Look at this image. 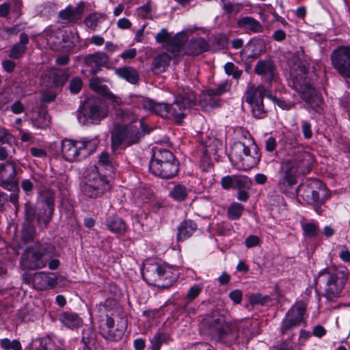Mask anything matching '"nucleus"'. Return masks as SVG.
<instances>
[{"label":"nucleus","instance_id":"nucleus-1","mask_svg":"<svg viewBox=\"0 0 350 350\" xmlns=\"http://www.w3.org/2000/svg\"><path fill=\"white\" fill-rule=\"evenodd\" d=\"M288 157L281 163L280 170L278 186L283 192H286L288 187L297 183V175L308 173L314 161L313 155L306 151L301 144L290 149Z\"/></svg>","mask_w":350,"mask_h":350},{"label":"nucleus","instance_id":"nucleus-2","mask_svg":"<svg viewBox=\"0 0 350 350\" xmlns=\"http://www.w3.org/2000/svg\"><path fill=\"white\" fill-rule=\"evenodd\" d=\"M56 256L57 250L54 245L47 241H36L25 250L21 263L29 270L41 269L47 265L49 269L55 270L60 265Z\"/></svg>","mask_w":350,"mask_h":350},{"label":"nucleus","instance_id":"nucleus-3","mask_svg":"<svg viewBox=\"0 0 350 350\" xmlns=\"http://www.w3.org/2000/svg\"><path fill=\"white\" fill-rule=\"evenodd\" d=\"M203 330L217 342L231 346L239 339L237 322L227 321L223 315L207 314L202 321Z\"/></svg>","mask_w":350,"mask_h":350},{"label":"nucleus","instance_id":"nucleus-4","mask_svg":"<svg viewBox=\"0 0 350 350\" xmlns=\"http://www.w3.org/2000/svg\"><path fill=\"white\" fill-rule=\"evenodd\" d=\"M291 76L290 86L299 93L308 107L318 111L323 103V98L318 95L316 88L308 78L306 67L304 64L299 65L295 72L291 71Z\"/></svg>","mask_w":350,"mask_h":350},{"label":"nucleus","instance_id":"nucleus-5","mask_svg":"<svg viewBox=\"0 0 350 350\" xmlns=\"http://www.w3.org/2000/svg\"><path fill=\"white\" fill-rule=\"evenodd\" d=\"M349 274L336 267H326L318 273V280L323 284L322 296L328 301L336 302L340 297Z\"/></svg>","mask_w":350,"mask_h":350},{"label":"nucleus","instance_id":"nucleus-6","mask_svg":"<svg viewBox=\"0 0 350 350\" xmlns=\"http://www.w3.org/2000/svg\"><path fill=\"white\" fill-rule=\"evenodd\" d=\"M143 279L150 285L168 288L176 280L172 269L152 260H147L142 269Z\"/></svg>","mask_w":350,"mask_h":350},{"label":"nucleus","instance_id":"nucleus-7","mask_svg":"<svg viewBox=\"0 0 350 350\" xmlns=\"http://www.w3.org/2000/svg\"><path fill=\"white\" fill-rule=\"evenodd\" d=\"M111 185L105 175L102 174L99 167L94 165L88 167L84 172L83 193L89 198H96L110 189Z\"/></svg>","mask_w":350,"mask_h":350},{"label":"nucleus","instance_id":"nucleus-8","mask_svg":"<svg viewBox=\"0 0 350 350\" xmlns=\"http://www.w3.org/2000/svg\"><path fill=\"white\" fill-rule=\"evenodd\" d=\"M144 134L132 124L117 123L111 133V149L113 152L137 144Z\"/></svg>","mask_w":350,"mask_h":350},{"label":"nucleus","instance_id":"nucleus-9","mask_svg":"<svg viewBox=\"0 0 350 350\" xmlns=\"http://www.w3.org/2000/svg\"><path fill=\"white\" fill-rule=\"evenodd\" d=\"M258 146L252 142L246 146L243 142H236L231 147L230 159L234 160L243 171H249L256 167L260 160Z\"/></svg>","mask_w":350,"mask_h":350},{"label":"nucleus","instance_id":"nucleus-10","mask_svg":"<svg viewBox=\"0 0 350 350\" xmlns=\"http://www.w3.org/2000/svg\"><path fill=\"white\" fill-rule=\"evenodd\" d=\"M0 186L3 189L12 192L8 196L10 200L17 211L19 207V185L16 178V164L12 161L0 163Z\"/></svg>","mask_w":350,"mask_h":350},{"label":"nucleus","instance_id":"nucleus-11","mask_svg":"<svg viewBox=\"0 0 350 350\" xmlns=\"http://www.w3.org/2000/svg\"><path fill=\"white\" fill-rule=\"evenodd\" d=\"M108 107L101 98H88L83 107L78 111L77 118L83 124H97L107 117Z\"/></svg>","mask_w":350,"mask_h":350},{"label":"nucleus","instance_id":"nucleus-12","mask_svg":"<svg viewBox=\"0 0 350 350\" xmlns=\"http://www.w3.org/2000/svg\"><path fill=\"white\" fill-rule=\"evenodd\" d=\"M196 96L189 88H183L175 98L172 104L168 105V119H173L180 124L186 116V111L196 105Z\"/></svg>","mask_w":350,"mask_h":350},{"label":"nucleus","instance_id":"nucleus-13","mask_svg":"<svg viewBox=\"0 0 350 350\" xmlns=\"http://www.w3.org/2000/svg\"><path fill=\"white\" fill-rule=\"evenodd\" d=\"M269 91L262 85L258 86L252 85L245 93V102L248 103L252 109V116L261 119L267 116V111L263 105V98L267 96Z\"/></svg>","mask_w":350,"mask_h":350},{"label":"nucleus","instance_id":"nucleus-14","mask_svg":"<svg viewBox=\"0 0 350 350\" xmlns=\"http://www.w3.org/2000/svg\"><path fill=\"white\" fill-rule=\"evenodd\" d=\"M99 332L107 340L117 342L122 339L126 329V321L122 320L115 326L111 317L102 318L98 321Z\"/></svg>","mask_w":350,"mask_h":350},{"label":"nucleus","instance_id":"nucleus-15","mask_svg":"<svg viewBox=\"0 0 350 350\" xmlns=\"http://www.w3.org/2000/svg\"><path fill=\"white\" fill-rule=\"evenodd\" d=\"M55 193L51 189H44L40 193L42 208L38 212V222L46 227L51 221L55 211Z\"/></svg>","mask_w":350,"mask_h":350},{"label":"nucleus","instance_id":"nucleus-16","mask_svg":"<svg viewBox=\"0 0 350 350\" xmlns=\"http://www.w3.org/2000/svg\"><path fill=\"white\" fill-rule=\"evenodd\" d=\"M322 183L319 180H312L308 183L299 185L297 193L302 197L303 200L308 204L314 206V209L319 214L321 208L319 205L320 202L319 192L322 191Z\"/></svg>","mask_w":350,"mask_h":350},{"label":"nucleus","instance_id":"nucleus-17","mask_svg":"<svg viewBox=\"0 0 350 350\" xmlns=\"http://www.w3.org/2000/svg\"><path fill=\"white\" fill-rule=\"evenodd\" d=\"M230 89V85L227 81H224L215 88L206 90L203 92L200 96V106L204 109V110L219 107L221 103L220 96L223 94L228 92Z\"/></svg>","mask_w":350,"mask_h":350},{"label":"nucleus","instance_id":"nucleus-18","mask_svg":"<svg viewBox=\"0 0 350 350\" xmlns=\"http://www.w3.org/2000/svg\"><path fill=\"white\" fill-rule=\"evenodd\" d=\"M306 307L302 302L296 303L286 312L282 321L280 332L282 335L299 326L304 319Z\"/></svg>","mask_w":350,"mask_h":350},{"label":"nucleus","instance_id":"nucleus-19","mask_svg":"<svg viewBox=\"0 0 350 350\" xmlns=\"http://www.w3.org/2000/svg\"><path fill=\"white\" fill-rule=\"evenodd\" d=\"M333 67L342 77L350 78V47L341 46L331 54Z\"/></svg>","mask_w":350,"mask_h":350},{"label":"nucleus","instance_id":"nucleus-20","mask_svg":"<svg viewBox=\"0 0 350 350\" xmlns=\"http://www.w3.org/2000/svg\"><path fill=\"white\" fill-rule=\"evenodd\" d=\"M80 140L64 139L62 141V154L63 158L69 162L79 161L83 159Z\"/></svg>","mask_w":350,"mask_h":350},{"label":"nucleus","instance_id":"nucleus-21","mask_svg":"<svg viewBox=\"0 0 350 350\" xmlns=\"http://www.w3.org/2000/svg\"><path fill=\"white\" fill-rule=\"evenodd\" d=\"M84 63L90 68V74L94 75L99 72L103 67H109L110 57L107 53L98 51L87 55L84 57Z\"/></svg>","mask_w":350,"mask_h":350},{"label":"nucleus","instance_id":"nucleus-22","mask_svg":"<svg viewBox=\"0 0 350 350\" xmlns=\"http://www.w3.org/2000/svg\"><path fill=\"white\" fill-rule=\"evenodd\" d=\"M149 170L156 176L163 179H170L177 174L178 162L150 163Z\"/></svg>","mask_w":350,"mask_h":350},{"label":"nucleus","instance_id":"nucleus-23","mask_svg":"<svg viewBox=\"0 0 350 350\" xmlns=\"http://www.w3.org/2000/svg\"><path fill=\"white\" fill-rule=\"evenodd\" d=\"M31 282L36 289L44 291L55 287L57 284V278L51 277L49 273L40 271L33 275Z\"/></svg>","mask_w":350,"mask_h":350},{"label":"nucleus","instance_id":"nucleus-24","mask_svg":"<svg viewBox=\"0 0 350 350\" xmlns=\"http://www.w3.org/2000/svg\"><path fill=\"white\" fill-rule=\"evenodd\" d=\"M237 27L246 33H259L263 31L262 25L252 16H243L237 21Z\"/></svg>","mask_w":350,"mask_h":350},{"label":"nucleus","instance_id":"nucleus-25","mask_svg":"<svg viewBox=\"0 0 350 350\" xmlns=\"http://www.w3.org/2000/svg\"><path fill=\"white\" fill-rule=\"evenodd\" d=\"M254 72L258 75L263 76L267 81H271L275 77V67L271 59H261L256 64Z\"/></svg>","mask_w":350,"mask_h":350},{"label":"nucleus","instance_id":"nucleus-26","mask_svg":"<svg viewBox=\"0 0 350 350\" xmlns=\"http://www.w3.org/2000/svg\"><path fill=\"white\" fill-rule=\"evenodd\" d=\"M209 44L202 38L191 39L187 43L184 54L189 55H198L209 49Z\"/></svg>","mask_w":350,"mask_h":350},{"label":"nucleus","instance_id":"nucleus-27","mask_svg":"<svg viewBox=\"0 0 350 350\" xmlns=\"http://www.w3.org/2000/svg\"><path fill=\"white\" fill-rule=\"evenodd\" d=\"M84 8L85 4L83 2H80L75 8L69 5L64 10L59 12V17L69 23L77 22L81 18L84 11Z\"/></svg>","mask_w":350,"mask_h":350},{"label":"nucleus","instance_id":"nucleus-28","mask_svg":"<svg viewBox=\"0 0 350 350\" xmlns=\"http://www.w3.org/2000/svg\"><path fill=\"white\" fill-rule=\"evenodd\" d=\"M198 228L197 224L191 219L183 220L177 228L176 239L183 241L191 237Z\"/></svg>","mask_w":350,"mask_h":350},{"label":"nucleus","instance_id":"nucleus-29","mask_svg":"<svg viewBox=\"0 0 350 350\" xmlns=\"http://www.w3.org/2000/svg\"><path fill=\"white\" fill-rule=\"evenodd\" d=\"M186 40L187 36L185 33H176L166 44V50L170 52L174 57H176L180 55L182 49Z\"/></svg>","mask_w":350,"mask_h":350},{"label":"nucleus","instance_id":"nucleus-30","mask_svg":"<svg viewBox=\"0 0 350 350\" xmlns=\"http://www.w3.org/2000/svg\"><path fill=\"white\" fill-rule=\"evenodd\" d=\"M105 224L111 232L122 235L126 230V225L124 220L117 215H111L106 218Z\"/></svg>","mask_w":350,"mask_h":350},{"label":"nucleus","instance_id":"nucleus-31","mask_svg":"<svg viewBox=\"0 0 350 350\" xmlns=\"http://www.w3.org/2000/svg\"><path fill=\"white\" fill-rule=\"evenodd\" d=\"M115 73L120 78L123 79L129 83L136 85L139 81V75L136 69L131 66H123L116 68Z\"/></svg>","mask_w":350,"mask_h":350},{"label":"nucleus","instance_id":"nucleus-32","mask_svg":"<svg viewBox=\"0 0 350 350\" xmlns=\"http://www.w3.org/2000/svg\"><path fill=\"white\" fill-rule=\"evenodd\" d=\"M28 43V36L25 33H21L20 40L12 46L10 51L9 57L14 59L21 58L25 54Z\"/></svg>","mask_w":350,"mask_h":350},{"label":"nucleus","instance_id":"nucleus-33","mask_svg":"<svg viewBox=\"0 0 350 350\" xmlns=\"http://www.w3.org/2000/svg\"><path fill=\"white\" fill-rule=\"evenodd\" d=\"M150 163H163L167 162H178L173 153L166 149L155 147Z\"/></svg>","mask_w":350,"mask_h":350},{"label":"nucleus","instance_id":"nucleus-34","mask_svg":"<svg viewBox=\"0 0 350 350\" xmlns=\"http://www.w3.org/2000/svg\"><path fill=\"white\" fill-rule=\"evenodd\" d=\"M151 99L142 95L132 94L124 100V103L139 109L148 111L151 105Z\"/></svg>","mask_w":350,"mask_h":350},{"label":"nucleus","instance_id":"nucleus-35","mask_svg":"<svg viewBox=\"0 0 350 350\" xmlns=\"http://www.w3.org/2000/svg\"><path fill=\"white\" fill-rule=\"evenodd\" d=\"M61 323L68 328L80 327L83 324V319L76 313L63 312L59 315Z\"/></svg>","mask_w":350,"mask_h":350},{"label":"nucleus","instance_id":"nucleus-36","mask_svg":"<svg viewBox=\"0 0 350 350\" xmlns=\"http://www.w3.org/2000/svg\"><path fill=\"white\" fill-rule=\"evenodd\" d=\"M171 61V57L166 53L163 52L155 57L152 61L151 69L155 74L164 72L168 67Z\"/></svg>","mask_w":350,"mask_h":350},{"label":"nucleus","instance_id":"nucleus-37","mask_svg":"<svg viewBox=\"0 0 350 350\" xmlns=\"http://www.w3.org/2000/svg\"><path fill=\"white\" fill-rule=\"evenodd\" d=\"M117 307V301L114 299L108 298L104 302L96 306L99 313V319L102 318L107 319L113 314V312Z\"/></svg>","mask_w":350,"mask_h":350},{"label":"nucleus","instance_id":"nucleus-38","mask_svg":"<svg viewBox=\"0 0 350 350\" xmlns=\"http://www.w3.org/2000/svg\"><path fill=\"white\" fill-rule=\"evenodd\" d=\"M80 142L83 145L81 150L83 152V159H85L96 151L99 144V139L98 138L89 139L84 137L80 139Z\"/></svg>","mask_w":350,"mask_h":350},{"label":"nucleus","instance_id":"nucleus-39","mask_svg":"<svg viewBox=\"0 0 350 350\" xmlns=\"http://www.w3.org/2000/svg\"><path fill=\"white\" fill-rule=\"evenodd\" d=\"M115 114L117 118L124 122V124H132L138 119L137 115L131 110L120 107L116 109Z\"/></svg>","mask_w":350,"mask_h":350},{"label":"nucleus","instance_id":"nucleus-40","mask_svg":"<svg viewBox=\"0 0 350 350\" xmlns=\"http://www.w3.org/2000/svg\"><path fill=\"white\" fill-rule=\"evenodd\" d=\"M32 350H62L55 347L53 342L49 338H38L33 340L31 344Z\"/></svg>","mask_w":350,"mask_h":350},{"label":"nucleus","instance_id":"nucleus-41","mask_svg":"<svg viewBox=\"0 0 350 350\" xmlns=\"http://www.w3.org/2000/svg\"><path fill=\"white\" fill-rule=\"evenodd\" d=\"M169 196L177 202H183L188 196V189L185 185L177 184L170 191Z\"/></svg>","mask_w":350,"mask_h":350},{"label":"nucleus","instance_id":"nucleus-42","mask_svg":"<svg viewBox=\"0 0 350 350\" xmlns=\"http://www.w3.org/2000/svg\"><path fill=\"white\" fill-rule=\"evenodd\" d=\"M36 218L38 219L36 208L30 201H27L24 204V223L33 224Z\"/></svg>","mask_w":350,"mask_h":350},{"label":"nucleus","instance_id":"nucleus-43","mask_svg":"<svg viewBox=\"0 0 350 350\" xmlns=\"http://www.w3.org/2000/svg\"><path fill=\"white\" fill-rule=\"evenodd\" d=\"M36 228L33 224H23L21 230V241L23 243H28L34 239Z\"/></svg>","mask_w":350,"mask_h":350},{"label":"nucleus","instance_id":"nucleus-44","mask_svg":"<svg viewBox=\"0 0 350 350\" xmlns=\"http://www.w3.org/2000/svg\"><path fill=\"white\" fill-rule=\"evenodd\" d=\"M170 339L168 334L165 332L157 333L150 340L151 350H160L161 345Z\"/></svg>","mask_w":350,"mask_h":350},{"label":"nucleus","instance_id":"nucleus-45","mask_svg":"<svg viewBox=\"0 0 350 350\" xmlns=\"http://www.w3.org/2000/svg\"><path fill=\"white\" fill-rule=\"evenodd\" d=\"M303 235L307 238H314L319 232V224L317 222H308L301 225Z\"/></svg>","mask_w":350,"mask_h":350},{"label":"nucleus","instance_id":"nucleus-46","mask_svg":"<svg viewBox=\"0 0 350 350\" xmlns=\"http://www.w3.org/2000/svg\"><path fill=\"white\" fill-rule=\"evenodd\" d=\"M168 105L166 103H156L154 100H151V105L148 111L160 116L162 118H167L168 115Z\"/></svg>","mask_w":350,"mask_h":350},{"label":"nucleus","instance_id":"nucleus-47","mask_svg":"<svg viewBox=\"0 0 350 350\" xmlns=\"http://www.w3.org/2000/svg\"><path fill=\"white\" fill-rule=\"evenodd\" d=\"M244 210V206L238 202H232L227 210L228 217L231 220L239 219Z\"/></svg>","mask_w":350,"mask_h":350},{"label":"nucleus","instance_id":"nucleus-48","mask_svg":"<svg viewBox=\"0 0 350 350\" xmlns=\"http://www.w3.org/2000/svg\"><path fill=\"white\" fill-rule=\"evenodd\" d=\"M252 185V180L249 177L243 175H235L234 189L238 190L250 189Z\"/></svg>","mask_w":350,"mask_h":350},{"label":"nucleus","instance_id":"nucleus-49","mask_svg":"<svg viewBox=\"0 0 350 350\" xmlns=\"http://www.w3.org/2000/svg\"><path fill=\"white\" fill-rule=\"evenodd\" d=\"M0 347L5 350H22L21 342L16 339L3 338L0 340Z\"/></svg>","mask_w":350,"mask_h":350},{"label":"nucleus","instance_id":"nucleus-50","mask_svg":"<svg viewBox=\"0 0 350 350\" xmlns=\"http://www.w3.org/2000/svg\"><path fill=\"white\" fill-rule=\"evenodd\" d=\"M222 8L226 13L236 14L241 12L243 5L241 3H232L229 0H223Z\"/></svg>","mask_w":350,"mask_h":350},{"label":"nucleus","instance_id":"nucleus-51","mask_svg":"<svg viewBox=\"0 0 350 350\" xmlns=\"http://www.w3.org/2000/svg\"><path fill=\"white\" fill-rule=\"evenodd\" d=\"M232 321L237 322V333L239 335L241 332L243 335L247 336V332L252 327V321L249 319H236Z\"/></svg>","mask_w":350,"mask_h":350},{"label":"nucleus","instance_id":"nucleus-52","mask_svg":"<svg viewBox=\"0 0 350 350\" xmlns=\"http://www.w3.org/2000/svg\"><path fill=\"white\" fill-rule=\"evenodd\" d=\"M267 97L271 100L274 103L277 104L278 106L282 109L289 110L294 107V104L293 103L278 98L276 96H273L270 92L267 94Z\"/></svg>","mask_w":350,"mask_h":350},{"label":"nucleus","instance_id":"nucleus-53","mask_svg":"<svg viewBox=\"0 0 350 350\" xmlns=\"http://www.w3.org/2000/svg\"><path fill=\"white\" fill-rule=\"evenodd\" d=\"M225 72L228 75H232L234 79H239L243 73L241 70H239L232 62H227L224 65Z\"/></svg>","mask_w":350,"mask_h":350},{"label":"nucleus","instance_id":"nucleus-54","mask_svg":"<svg viewBox=\"0 0 350 350\" xmlns=\"http://www.w3.org/2000/svg\"><path fill=\"white\" fill-rule=\"evenodd\" d=\"M81 342L88 344L95 343V334L92 327H88L83 329Z\"/></svg>","mask_w":350,"mask_h":350},{"label":"nucleus","instance_id":"nucleus-55","mask_svg":"<svg viewBox=\"0 0 350 350\" xmlns=\"http://www.w3.org/2000/svg\"><path fill=\"white\" fill-rule=\"evenodd\" d=\"M68 74L66 71L55 72L53 75V83L55 87L62 86L68 79Z\"/></svg>","mask_w":350,"mask_h":350},{"label":"nucleus","instance_id":"nucleus-56","mask_svg":"<svg viewBox=\"0 0 350 350\" xmlns=\"http://www.w3.org/2000/svg\"><path fill=\"white\" fill-rule=\"evenodd\" d=\"M14 141V138L12 134H10L8 130L4 128L0 129V143L6 144L10 148H12V143Z\"/></svg>","mask_w":350,"mask_h":350},{"label":"nucleus","instance_id":"nucleus-57","mask_svg":"<svg viewBox=\"0 0 350 350\" xmlns=\"http://www.w3.org/2000/svg\"><path fill=\"white\" fill-rule=\"evenodd\" d=\"M90 86L92 90L98 93L105 94L107 92V87L102 84L101 81L98 77H93L90 81Z\"/></svg>","mask_w":350,"mask_h":350},{"label":"nucleus","instance_id":"nucleus-58","mask_svg":"<svg viewBox=\"0 0 350 350\" xmlns=\"http://www.w3.org/2000/svg\"><path fill=\"white\" fill-rule=\"evenodd\" d=\"M202 291V286L200 284H194L188 290L186 301H192L196 299Z\"/></svg>","mask_w":350,"mask_h":350},{"label":"nucleus","instance_id":"nucleus-59","mask_svg":"<svg viewBox=\"0 0 350 350\" xmlns=\"http://www.w3.org/2000/svg\"><path fill=\"white\" fill-rule=\"evenodd\" d=\"M301 129L305 139L309 140L312 137L313 132L312 130V124L310 122L305 120H301Z\"/></svg>","mask_w":350,"mask_h":350},{"label":"nucleus","instance_id":"nucleus-60","mask_svg":"<svg viewBox=\"0 0 350 350\" xmlns=\"http://www.w3.org/2000/svg\"><path fill=\"white\" fill-rule=\"evenodd\" d=\"M172 38L173 36L165 29H162L155 36L156 42L159 44H167Z\"/></svg>","mask_w":350,"mask_h":350},{"label":"nucleus","instance_id":"nucleus-61","mask_svg":"<svg viewBox=\"0 0 350 350\" xmlns=\"http://www.w3.org/2000/svg\"><path fill=\"white\" fill-rule=\"evenodd\" d=\"M82 80L79 77H75L70 81L69 90L72 94H78L81 90Z\"/></svg>","mask_w":350,"mask_h":350},{"label":"nucleus","instance_id":"nucleus-62","mask_svg":"<svg viewBox=\"0 0 350 350\" xmlns=\"http://www.w3.org/2000/svg\"><path fill=\"white\" fill-rule=\"evenodd\" d=\"M137 14L142 18H148L151 14L150 4L147 3L137 10Z\"/></svg>","mask_w":350,"mask_h":350},{"label":"nucleus","instance_id":"nucleus-63","mask_svg":"<svg viewBox=\"0 0 350 350\" xmlns=\"http://www.w3.org/2000/svg\"><path fill=\"white\" fill-rule=\"evenodd\" d=\"M99 18L96 14H92L85 19V24L90 29H95L98 23Z\"/></svg>","mask_w":350,"mask_h":350},{"label":"nucleus","instance_id":"nucleus-64","mask_svg":"<svg viewBox=\"0 0 350 350\" xmlns=\"http://www.w3.org/2000/svg\"><path fill=\"white\" fill-rule=\"evenodd\" d=\"M234 177L235 175L233 176H224L221 180V187L224 189H229L230 188L234 189Z\"/></svg>","mask_w":350,"mask_h":350}]
</instances>
